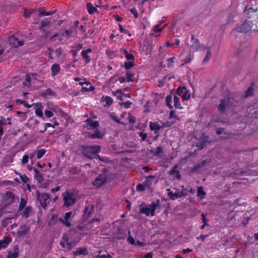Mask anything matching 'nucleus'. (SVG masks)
Here are the masks:
<instances>
[{"label": "nucleus", "mask_w": 258, "mask_h": 258, "mask_svg": "<svg viewBox=\"0 0 258 258\" xmlns=\"http://www.w3.org/2000/svg\"><path fill=\"white\" fill-rule=\"evenodd\" d=\"M62 197L63 205L67 208L74 206L77 201V194L72 191L66 190Z\"/></svg>", "instance_id": "nucleus-1"}, {"label": "nucleus", "mask_w": 258, "mask_h": 258, "mask_svg": "<svg viewBox=\"0 0 258 258\" xmlns=\"http://www.w3.org/2000/svg\"><path fill=\"white\" fill-rule=\"evenodd\" d=\"M244 13L247 15V19L251 20V22L258 20V7L251 5L250 7L248 6L244 8Z\"/></svg>", "instance_id": "nucleus-2"}, {"label": "nucleus", "mask_w": 258, "mask_h": 258, "mask_svg": "<svg viewBox=\"0 0 258 258\" xmlns=\"http://www.w3.org/2000/svg\"><path fill=\"white\" fill-rule=\"evenodd\" d=\"M160 206V200H157L155 202H153L151 204L148 205L147 207H143L140 209V213L145 214L146 216H149L155 215V211L156 209Z\"/></svg>", "instance_id": "nucleus-3"}, {"label": "nucleus", "mask_w": 258, "mask_h": 258, "mask_svg": "<svg viewBox=\"0 0 258 258\" xmlns=\"http://www.w3.org/2000/svg\"><path fill=\"white\" fill-rule=\"evenodd\" d=\"M101 148L99 146H89L85 147L83 150V153L86 157L92 159L100 152Z\"/></svg>", "instance_id": "nucleus-4"}, {"label": "nucleus", "mask_w": 258, "mask_h": 258, "mask_svg": "<svg viewBox=\"0 0 258 258\" xmlns=\"http://www.w3.org/2000/svg\"><path fill=\"white\" fill-rule=\"evenodd\" d=\"M252 23L251 20L245 19V21L239 27L233 29L232 33H235V32H240L246 33L248 32L252 28Z\"/></svg>", "instance_id": "nucleus-5"}, {"label": "nucleus", "mask_w": 258, "mask_h": 258, "mask_svg": "<svg viewBox=\"0 0 258 258\" xmlns=\"http://www.w3.org/2000/svg\"><path fill=\"white\" fill-rule=\"evenodd\" d=\"M75 213L72 212H66L63 218L59 217L58 220L65 226L70 227L72 226L71 220L74 216Z\"/></svg>", "instance_id": "nucleus-6"}, {"label": "nucleus", "mask_w": 258, "mask_h": 258, "mask_svg": "<svg viewBox=\"0 0 258 258\" xmlns=\"http://www.w3.org/2000/svg\"><path fill=\"white\" fill-rule=\"evenodd\" d=\"M38 200L39 201L40 204L42 207L44 209L47 206V204L50 201V198L47 194L42 193L40 194L37 192L36 194Z\"/></svg>", "instance_id": "nucleus-7"}, {"label": "nucleus", "mask_w": 258, "mask_h": 258, "mask_svg": "<svg viewBox=\"0 0 258 258\" xmlns=\"http://www.w3.org/2000/svg\"><path fill=\"white\" fill-rule=\"evenodd\" d=\"M191 47L195 51H198L200 49L205 50L207 48L206 46L203 44H201L198 39L195 38L193 35L191 36Z\"/></svg>", "instance_id": "nucleus-8"}, {"label": "nucleus", "mask_w": 258, "mask_h": 258, "mask_svg": "<svg viewBox=\"0 0 258 258\" xmlns=\"http://www.w3.org/2000/svg\"><path fill=\"white\" fill-rule=\"evenodd\" d=\"M107 180V177L105 173L99 174L97 176L94 181L93 185L97 187H99L103 185Z\"/></svg>", "instance_id": "nucleus-9"}, {"label": "nucleus", "mask_w": 258, "mask_h": 258, "mask_svg": "<svg viewBox=\"0 0 258 258\" xmlns=\"http://www.w3.org/2000/svg\"><path fill=\"white\" fill-rule=\"evenodd\" d=\"M94 211V206L90 202H86L83 217L87 219L92 215Z\"/></svg>", "instance_id": "nucleus-10"}, {"label": "nucleus", "mask_w": 258, "mask_h": 258, "mask_svg": "<svg viewBox=\"0 0 258 258\" xmlns=\"http://www.w3.org/2000/svg\"><path fill=\"white\" fill-rule=\"evenodd\" d=\"M8 41L11 45L15 47L23 46L24 44V41L18 40L14 35L9 37Z\"/></svg>", "instance_id": "nucleus-11"}, {"label": "nucleus", "mask_w": 258, "mask_h": 258, "mask_svg": "<svg viewBox=\"0 0 258 258\" xmlns=\"http://www.w3.org/2000/svg\"><path fill=\"white\" fill-rule=\"evenodd\" d=\"M30 227L25 224L20 225L19 230L17 231V236L19 237L26 235L30 231Z\"/></svg>", "instance_id": "nucleus-12"}, {"label": "nucleus", "mask_w": 258, "mask_h": 258, "mask_svg": "<svg viewBox=\"0 0 258 258\" xmlns=\"http://www.w3.org/2000/svg\"><path fill=\"white\" fill-rule=\"evenodd\" d=\"M48 57L53 59L54 57H59L62 53V49L60 47L56 49L55 50L51 48L48 49Z\"/></svg>", "instance_id": "nucleus-13"}, {"label": "nucleus", "mask_w": 258, "mask_h": 258, "mask_svg": "<svg viewBox=\"0 0 258 258\" xmlns=\"http://www.w3.org/2000/svg\"><path fill=\"white\" fill-rule=\"evenodd\" d=\"M220 103L218 105L217 108L219 111L223 112L225 109L229 107L228 99H221Z\"/></svg>", "instance_id": "nucleus-14"}, {"label": "nucleus", "mask_w": 258, "mask_h": 258, "mask_svg": "<svg viewBox=\"0 0 258 258\" xmlns=\"http://www.w3.org/2000/svg\"><path fill=\"white\" fill-rule=\"evenodd\" d=\"M99 125V124L98 121H93L91 118H89L86 121L85 126L88 130L95 129L98 127Z\"/></svg>", "instance_id": "nucleus-15"}, {"label": "nucleus", "mask_w": 258, "mask_h": 258, "mask_svg": "<svg viewBox=\"0 0 258 258\" xmlns=\"http://www.w3.org/2000/svg\"><path fill=\"white\" fill-rule=\"evenodd\" d=\"M23 210V211H22L19 213V214L17 215H21L22 218L27 219L31 214L33 211V208L31 206H27Z\"/></svg>", "instance_id": "nucleus-16"}, {"label": "nucleus", "mask_w": 258, "mask_h": 258, "mask_svg": "<svg viewBox=\"0 0 258 258\" xmlns=\"http://www.w3.org/2000/svg\"><path fill=\"white\" fill-rule=\"evenodd\" d=\"M92 52V49L90 48H89L85 50H83L81 52V55L82 58L86 64L89 63L91 61V57L88 55V53Z\"/></svg>", "instance_id": "nucleus-17"}, {"label": "nucleus", "mask_w": 258, "mask_h": 258, "mask_svg": "<svg viewBox=\"0 0 258 258\" xmlns=\"http://www.w3.org/2000/svg\"><path fill=\"white\" fill-rule=\"evenodd\" d=\"M42 105L41 103H36L34 107L35 113L37 116L41 117L43 120H44V116H43L42 110Z\"/></svg>", "instance_id": "nucleus-18"}, {"label": "nucleus", "mask_w": 258, "mask_h": 258, "mask_svg": "<svg viewBox=\"0 0 258 258\" xmlns=\"http://www.w3.org/2000/svg\"><path fill=\"white\" fill-rule=\"evenodd\" d=\"M19 247L16 245L14 247L13 250L10 251L8 252V258H17L19 253Z\"/></svg>", "instance_id": "nucleus-19"}, {"label": "nucleus", "mask_w": 258, "mask_h": 258, "mask_svg": "<svg viewBox=\"0 0 258 258\" xmlns=\"http://www.w3.org/2000/svg\"><path fill=\"white\" fill-rule=\"evenodd\" d=\"M11 241L12 239L10 237L5 236L3 239L0 240V249L6 248Z\"/></svg>", "instance_id": "nucleus-20"}, {"label": "nucleus", "mask_w": 258, "mask_h": 258, "mask_svg": "<svg viewBox=\"0 0 258 258\" xmlns=\"http://www.w3.org/2000/svg\"><path fill=\"white\" fill-rule=\"evenodd\" d=\"M102 103L105 107H109L113 103V99L109 96H103L101 98Z\"/></svg>", "instance_id": "nucleus-21"}, {"label": "nucleus", "mask_w": 258, "mask_h": 258, "mask_svg": "<svg viewBox=\"0 0 258 258\" xmlns=\"http://www.w3.org/2000/svg\"><path fill=\"white\" fill-rule=\"evenodd\" d=\"M60 71V66L57 63H54L51 67V76L54 77L56 76Z\"/></svg>", "instance_id": "nucleus-22"}, {"label": "nucleus", "mask_w": 258, "mask_h": 258, "mask_svg": "<svg viewBox=\"0 0 258 258\" xmlns=\"http://www.w3.org/2000/svg\"><path fill=\"white\" fill-rule=\"evenodd\" d=\"M149 127L151 131H155V133H157V131H159L161 128H163L162 125H159L158 122H150Z\"/></svg>", "instance_id": "nucleus-23"}, {"label": "nucleus", "mask_w": 258, "mask_h": 258, "mask_svg": "<svg viewBox=\"0 0 258 258\" xmlns=\"http://www.w3.org/2000/svg\"><path fill=\"white\" fill-rule=\"evenodd\" d=\"M27 204V200L24 198H21L20 199V202L18 207L17 214H19V213L21 212L24 209V208L26 207Z\"/></svg>", "instance_id": "nucleus-24"}, {"label": "nucleus", "mask_w": 258, "mask_h": 258, "mask_svg": "<svg viewBox=\"0 0 258 258\" xmlns=\"http://www.w3.org/2000/svg\"><path fill=\"white\" fill-rule=\"evenodd\" d=\"M116 96L118 100L123 101H125L126 98L129 97V93L125 94L122 93L121 91L118 90L116 92Z\"/></svg>", "instance_id": "nucleus-25"}, {"label": "nucleus", "mask_w": 258, "mask_h": 258, "mask_svg": "<svg viewBox=\"0 0 258 258\" xmlns=\"http://www.w3.org/2000/svg\"><path fill=\"white\" fill-rule=\"evenodd\" d=\"M155 176L154 175H149L145 177V180L143 183L146 186L147 188H150L152 185V179H154Z\"/></svg>", "instance_id": "nucleus-26"}, {"label": "nucleus", "mask_w": 258, "mask_h": 258, "mask_svg": "<svg viewBox=\"0 0 258 258\" xmlns=\"http://www.w3.org/2000/svg\"><path fill=\"white\" fill-rule=\"evenodd\" d=\"M88 253L89 252L87 248L86 247H83L78 248L77 250L74 252V255L75 256L81 254L85 255L88 254Z\"/></svg>", "instance_id": "nucleus-27"}, {"label": "nucleus", "mask_w": 258, "mask_h": 258, "mask_svg": "<svg viewBox=\"0 0 258 258\" xmlns=\"http://www.w3.org/2000/svg\"><path fill=\"white\" fill-rule=\"evenodd\" d=\"M254 93L253 84L252 83L248 87V88L245 91L243 97L247 98L249 96H252Z\"/></svg>", "instance_id": "nucleus-28"}, {"label": "nucleus", "mask_w": 258, "mask_h": 258, "mask_svg": "<svg viewBox=\"0 0 258 258\" xmlns=\"http://www.w3.org/2000/svg\"><path fill=\"white\" fill-rule=\"evenodd\" d=\"M63 241L66 243V248L67 249H71L75 245L72 242H70L68 236H63L62 237Z\"/></svg>", "instance_id": "nucleus-29"}, {"label": "nucleus", "mask_w": 258, "mask_h": 258, "mask_svg": "<svg viewBox=\"0 0 258 258\" xmlns=\"http://www.w3.org/2000/svg\"><path fill=\"white\" fill-rule=\"evenodd\" d=\"M50 23V19H46L45 20H42L40 22V30L45 31L44 27L48 26Z\"/></svg>", "instance_id": "nucleus-30"}, {"label": "nucleus", "mask_w": 258, "mask_h": 258, "mask_svg": "<svg viewBox=\"0 0 258 258\" xmlns=\"http://www.w3.org/2000/svg\"><path fill=\"white\" fill-rule=\"evenodd\" d=\"M173 101L174 106L175 108L180 109L183 108V107L181 105L179 98L176 95H174V96Z\"/></svg>", "instance_id": "nucleus-31"}, {"label": "nucleus", "mask_w": 258, "mask_h": 258, "mask_svg": "<svg viewBox=\"0 0 258 258\" xmlns=\"http://www.w3.org/2000/svg\"><path fill=\"white\" fill-rule=\"evenodd\" d=\"M82 44H78L76 45L73 46L74 49L71 50V53H72L74 56H76L77 54L78 51H80L82 48Z\"/></svg>", "instance_id": "nucleus-32"}, {"label": "nucleus", "mask_w": 258, "mask_h": 258, "mask_svg": "<svg viewBox=\"0 0 258 258\" xmlns=\"http://www.w3.org/2000/svg\"><path fill=\"white\" fill-rule=\"evenodd\" d=\"M168 192L167 194L168 196L172 200H175L178 198H180V196H178L177 192H173L170 189H168Z\"/></svg>", "instance_id": "nucleus-33"}, {"label": "nucleus", "mask_w": 258, "mask_h": 258, "mask_svg": "<svg viewBox=\"0 0 258 258\" xmlns=\"http://www.w3.org/2000/svg\"><path fill=\"white\" fill-rule=\"evenodd\" d=\"M103 133H102L98 129H96L95 131V133L92 134L91 136L92 138L101 139L103 137Z\"/></svg>", "instance_id": "nucleus-34"}, {"label": "nucleus", "mask_w": 258, "mask_h": 258, "mask_svg": "<svg viewBox=\"0 0 258 258\" xmlns=\"http://www.w3.org/2000/svg\"><path fill=\"white\" fill-rule=\"evenodd\" d=\"M33 171L35 173L34 178L38 181H41L43 179V176L40 171L36 168H34Z\"/></svg>", "instance_id": "nucleus-35"}, {"label": "nucleus", "mask_w": 258, "mask_h": 258, "mask_svg": "<svg viewBox=\"0 0 258 258\" xmlns=\"http://www.w3.org/2000/svg\"><path fill=\"white\" fill-rule=\"evenodd\" d=\"M177 166H175L170 171V173L174 175L177 179H179L181 178V175L179 171L177 169Z\"/></svg>", "instance_id": "nucleus-36"}, {"label": "nucleus", "mask_w": 258, "mask_h": 258, "mask_svg": "<svg viewBox=\"0 0 258 258\" xmlns=\"http://www.w3.org/2000/svg\"><path fill=\"white\" fill-rule=\"evenodd\" d=\"M166 105L169 107V109H171L173 108L172 105V97L171 95H168L166 97Z\"/></svg>", "instance_id": "nucleus-37"}, {"label": "nucleus", "mask_w": 258, "mask_h": 258, "mask_svg": "<svg viewBox=\"0 0 258 258\" xmlns=\"http://www.w3.org/2000/svg\"><path fill=\"white\" fill-rule=\"evenodd\" d=\"M151 50L152 46L149 44L144 45L142 48V51L146 55L150 54L151 52Z\"/></svg>", "instance_id": "nucleus-38"}, {"label": "nucleus", "mask_w": 258, "mask_h": 258, "mask_svg": "<svg viewBox=\"0 0 258 258\" xmlns=\"http://www.w3.org/2000/svg\"><path fill=\"white\" fill-rule=\"evenodd\" d=\"M56 95L55 92L52 91L50 88H48L43 93V96L46 97H52Z\"/></svg>", "instance_id": "nucleus-39"}, {"label": "nucleus", "mask_w": 258, "mask_h": 258, "mask_svg": "<svg viewBox=\"0 0 258 258\" xmlns=\"http://www.w3.org/2000/svg\"><path fill=\"white\" fill-rule=\"evenodd\" d=\"M87 9L89 14L90 15L94 14L97 11V9L90 3L87 4Z\"/></svg>", "instance_id": "nucleus-40"}, {"label": "nucleus", "mask_w": 258, "mask_h": 258, "mask_svg": "<svg viewBox=\"0 0 258 258\" xmlns=\"http://www.w3.org/2000/svg\"><path fill=\"white\" fill-rule=\"evenodd\" d=\"M211 56V47H207V54H206V56H205L204 58L203 59V63H205L208 62L210 60Z\"/></svg>", "instance_id": "nucleus-41"}, {"label": "nucleus", "mask_w": 258, "mask_h": 258, "mask_svg": "<svg viewBox=\"0 0 258 258\" xmlns=\"http://www.w3.org/2000/svg\"><path fill=\"white\" fill-rule=\"evenodd\" d=\"M120 83H124L125 82H129V72H127L125 74V77L121 76L118 78Z\"/></svg>", "instance_id": "nucleus-42"}, {"label": "nucleus", "mask_w": 258, "mask_h": 258, "mask_svg": "<svg viewBox=\"0 0 258 258\" xmlns=\"http://www.w3.org/2000/svg\"><path fill=\"white\" fill-rule=\"evenodd\" d=\"M46 151L45 149H41L36 152L37 155V159H39L41 158L45 154Z\"/></svg>", "instance_id": "nucleus-43"}, {"label": "nucleus", "mask_w": 258, "mask_h": 258, "mask_svg": "<svg viewBox=\"0 0 258 258\" xmlns=\"http://www.w3.org/2000/svg\"><path fill=\"white\" fill-rule=\"evenodd\" d=\"M206 194V193L204 190L203 187L200 186L198 188L197 196L201 197V198L203 199Z\"/></svg>", "instance_id": "nucleus-44"}, {"label": "nucleus", "mask_w": 258, "mask_h": 258, "mask_svg": "<svg viewBox=\"0 0 258 258\" xmlns=\"http://www.w3.org/2000/svg\"><path fill=\"white\" fill-rule=\"evenodd\" d=\"M7 123L9 124H11L10 118L8 117L6 119L4 117H3V116H1V119H0V124L1 125H2V124L6 125Z\"/></svg>", "instance_id": "nucleus-45"}, {"label": "nucleus", "mask_w": 258, "mask_h": 258, "mask_svg": "<svg viewBox=\"0 0 258 258\" xmlns=\"http://www.w3.org/2000/svg\"><path fill=\"white\" fill-rule=\"evenodd\" d=\"M81 169L80 167L75 166L70 169V173L72 174H77L80 172Z\"/></svg>", "instance_id": "nucleus-46"}, {"label": "nucleus", "mask_w": 258, "mask_h": 258, "mask_svg": "<svg viewBox=\"0 0 258 258\" xmlns=\"http://www.w3.org/2000/svg\"><path fill=\"white\" fill-rule=\"evenodd\" d=\"M186 90V88L185 86L183 87H179L176 90L177 94L181 96L183 93Z\"/></svg>", "instance_id": "nucleus-47"}, {"label": "nucleus", "mask_w": 258, "mask_h": 258, "mask_svg": "<svg viewBox=\"0 0 258 258\" xmlns=\"http://www.w3.org/2000/svg\"><path fill=\"white\" fill-rule=\"evenodd\" d=\"M174 122H175V121H169V120H167L165 122H162V127L163 128L165 127H170L174 123Z\"/></svg>", "instance_id": "nucleus-48"}, {"label": "nucleus", "mask_w": 258, "mask_h": 258, "mask_svg": "<svg viewBox=\"0 0 258 258\" xmlns=\"http://www.w3.org/2000/svg\"><path fill=\"white\" fill-rule=\"evenodd\" d=\"M139 136L141 138V142H143L146 140L147 138V134L143 132H140L138 133Z\"/></svg>", "instance_id": "nucleus-49"}, {"label": "nucleus", "mask_w": 258, "mask_h": 258, "mask_svg": "<svg viewBox=\"0 0 258 258\" xmlns=\"http://www.w3.org/2000/svg\"><path fill=\"white\" fill-rule=\"evenodd\" d=\"M124 53L125 55V57L127 61L125 62L124 63L125 68L126 70L129 69V53L127 52L126 50L124 51Z\"/></svg>", "instance_id": "nucleus-50"}, {"label": "nucleus", "mask_w": 258, "mask_h": 258, "mask_svg": "<svg viewBox=\"0 0 258 258\" xmlns=\"http://www.w3.org/2000/svg\"><path fill=\"white\" fill-rule=\"evenodd\" d=\"M181 96L183 100H188L190 98V93H188L186 90L184 92V93Z\"/></svg>", "instance_id": "nucleus-51"}, {"label": "nucleus", "mask_w": 258, "mask_h": 258, "mask_svg": "<svg viewBox=\"0 0 258 258\" xmlns=\"http://www.w3.org/2000/svg\"><path fill=\"white\" fill-rule=\"evenodd\" d=\"M31 84V77L29 75L27 74L26 75V80L25 81L23 82L24 85L26 86H30Z\"/></svg>", "instance_id": "nucleus-52"}, {"label": "nucleus", "mask_w": 258, "mask_h": 258, "mask_svg": "<svg viewBox=\"0 0 258 258\" xmlns=\"http://www.w3.org/2000/svg\"><path fill=\"white\" fill-rule=\"evenodd\" d=\"M101 250L99 251V253L96 256V258H111L112 256L110 254H101Z\"/></svg>", "instance_id": "nucleus-53"}, {"label": "nucleus", "mask_w": 258, "mask_h": 258, "mask_svg": "<svg viewBox=\"0 0 258 258\" xmlns=\"http://www.w3.org/2000/svg\"><path fill=\"white\" fill-rule=\"evenodd\" d=\"M146 186L143 183L141 184L139 183L138 185H137L136 189L137 191H144L146 188Z\"/></svg>", "instance_id": "nucleus-54"}, {"label": "nucleus", "mask_w": 258, "mask_h": 258, "mask_svg": "<svg viewBox=\"0 0 258 258\" xmlns=\"http://www.w3.org/2000/svg\"><path fill=\"white\" fill-rule=\"evenodd\" d=\"M21 178L22 182L24 183H26L28 181V178L25 174H18Z\"/></svg>", "instance_id": "nucleus-55"}, {"label": "nucleus", "mask_w": 258, "mask_h": 258, "mask_svg": "<svg viewBox=\"0 0 258 258\" xmlns=\"http://www.w3.org/2000/svg\"><path fill=\"white\" fill-rule=\"evenodd\" d=\"M175 110H172L170 111L169 114V118H175L177 120H179V117L177 115H175Z\"/></svg>", "instance_id": "nucleus-56"}, {"label": "nucleus", "mask_w": 258, "mask_h": 258, "mask_svg": "<svg viewBox=\"0 0 258 258\" xmlns=\"http://www.w3.org/2000/svg\"><path fill=\"white\" fill-rule=\"evenodd\" d=\"M175 59V57L174 56L170 57L169 58H168L167 61V66L168 67H170L173 65V63L174 61V59Z\"/></svg>", "instance_id": "nucleus-57"}, {"label": "nucleus", "mask_w": 258, "mask_h": 258, "mask_svg": "<svg viewBox=\"0 0 258 258\" xmlns=\"http://www.w3.org/2000/svg\"><path fill=\"white\" fill-rule=\"evenodd\" d=\"M163 149L162 147L158 146L156 148V151L155 152V155L158 156L163 152Z\"/></svg>", "instance_id": "nucleus-58"}, {"label": "nucleus", "mask_w": 258, "mask_h": 258, "mask_svg": "<svg viewBox=\"0 0 258 258\" xmlns=\"http://www.w3.org/2000/svg\"><path fill=\"white\" fill-rule=\"evenodd\" d=\"M206 215H207V214L203 213L202 214V220L203 223L205 224V225H209V224L208 223V222L209 221V220L206 218Z\"/></svg>", "instance_id": "nucleus-59"}, {"label": "nucleus", "mask_w": 258, "mask_h": 258, "mask_svg": "<svg viewBox=\"0 0 258 258\" xmlns=\"http://www.w3.org/2000/svg\"><path fill=\"white\" fill-rule=\"evenodd\" d=\"M59 124V123L57 121H55L54 122V124H51L50 123H44V125L45 126V127H52L53 128H54L55 126H57Z\"/></svg>", "instance_id": "nucleus-60"}, {"label": "nucleus", "mask_w": 258, "mask_h": 258, "mask_svg": "<svg viewBox=\"0 0 258 258\" xmlns=\"http://www.w3.org/2000/svg\"><path fill=\"white\" fill-rule=\"evenodd\" d=\"M44 114L45 116L47 118H50L52 117L54 115L52 111L47 110H45Z\"/></svg>", "instance_id": "nucleus-61"}, {"label": "nucleus", "mask_w": 258, "mask_h": 258, "mask_svg": "<svg viewBox=\"0 0 258 258\" xmlns=\"http://www.w3.org/2000/svg\"><path fill=\"white\" fill-rule=\"evenodd\" d=\"M130 12L134 15L135 18L139 17V14L137 9L135 8H133L130 10Z\"/></svg>", "instance_id": "nucleus-62"}, {"label": "nucleus", "mask_w": 258, "mask_h": 258, "mask_svg": "<svg viewBox=\"0 0 258 258\" xmlns=\"http://www.w3.org/2000/svg\"><path fill=\"white\" fill-rule=\"evenodd\" d=\"M55 38H57V39H58V40L59 41H61V36H59L58 34H55L54 35H53L52 36H51L50 38V39L52 41H54L55 40Z\"/></svg>", "instance_id": "nucleus-63"}, {"label": "nucleus", "mask_w": 258, "mask_h": 258, "mask_svg": "<svg viewBox=\"0 0 258 258\" xmlns=\"http://www.w3.org/2000/svg\"><path fill=\"white\" fill-rule=\"evenodd\" d=\"M29 158V155L25 154L23 157L22 160V163L23 164H25L28 162V159Z\"/></svg>", "instance_id": "nucleus-64"}]
</instances>
